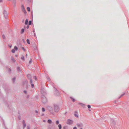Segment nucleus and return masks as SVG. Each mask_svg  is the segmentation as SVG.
I'll return each mask as SVG.
<instances>
[{
  "label": "nucleus",
  "mask_w": 129,
  "mask_h": 129,
  "mask_svg": "<svg viewBox=\"0 0 129 129\" xmlns=\"http://www.w3.org/2000/svg\"><path fill=\"white\" fill-rule=\"evenodd\" d=\"M47 122L49 124H51L52 123V121L50 119H49L48 120Z\"/></svg>",
  "instance_id": "9d476101"
},
{
  "label": "nucleus",
  "mask_w": 129,
  "mask_h": 129,
  "mask_svg": "<svg viewBox=\"0 0 129 129\" xmlns=\"http://www.w3.org/2000/svg\"><path fill=\"white\" fill-rule=\"evenodd\" d=\"M27 9L28 11H30V9L29 7H27Z\"/></svg>",
  "instance_id": "6ab92c4d"
},
{
  "label": "nucleus",
  "mask_w": 129,
  "mask_h": 129,
  "mask_svg": "<svg viewBox=\"0 0 129 129\" xmlns=\"http://www.w3.org/2000/svg\"><path fill=\"white\" fill-rule=\"evenodd\" d=\"M33 32L34 33H35V30L34 29L33 30Z\"/></svg>",
  "instance_id": "79ce46f5"
},
{
  "label": "nucleus",
  "mask_w": 129,
  "mask_h": 129,
  "mask_svg": "<svg viewBox=\"0 0 129 129\" xmlns=\"http://www.w3.org/2000/svg\"><path fill=\"white\" fill-rule=\"evenodd\" d=\"M58 127L59 129H61V125L60 124H59L58 125Z\"/></svg>",
  "instance_id": "2eb2a0df"
},
{
  "label": "nucleus",
  "mask_w": 129,
  "mask_h": 129,
  "mask_svg": "<svg viewBox=\"0 0 129 129\" xmlns=\"http://www.w3.org/2000/svg\"><path fill=\"white\" fill-rule=\"evenodd\" d=\"M53 108L50 106L48 107V109L50 114L54 115L55 113H58L60 110V108L59 105L56 104H54L53 105Z\"/></svg>",
  "instance_id": "f257e3e1"
},
{
  "label": "nucleus",
  "mask_w": 129,
  "mask_h": 129,
  "mask_svg": "<svg viewBox=\"0 0 129 129\" xmlns=\"http://www.w3.org/2000/svg\"><path fill=\"white\" fill-rule=\"evenodd\" d=\"M15 56H16V57H17L18 55H15Z\"/></svg>",
  "instance_id": "4d7b16f0"
},
{
  "label": "nucleus",
  "mask_w": 129,
  "mask_h": 129,
  "mask_svg": "<svg viewBox=\"0 0 129 129\" xmlns=\"http://www.w3.org/2000/svg\"><path fill=\"white\" fill-rule=\"evenodd\" d=\"M27 77L28 79L30 80V83H32L33 82V81L31 79V75L29 74H28L27 75Z\"/></svg>",
  "instance_id": "39448f33"
},
{
  "label": "nucleus",
  "mask_w": 129,
  "mask_h": 129,
  "mask_svg": "<svg viewBox=\"0 0 129 129\" xmlns=\"http://www.w3.org/2000/svg\"><path fill=\"white\" fill-rule=\"evenodd\" d=\"M34 129H37V127H35Z\"/></svg>",
  "instance_id": "6e6d98bb"
},
{
  "label": "nucleus",
  "mask_w": 129,
  "mask_h": 129,
  "mask_svg": "<svg viewBox=\"0 0 129 129\" xmlns=\"http://www.w3.org/2000/svg\"><path fill=\"white\" fill-rule=\"evenodd\" d=\"M4 14L5 18H7V16L8 15V14L7 12L5 11H4Z\"/></svg>",
  "instance_id": "423d86ee"
},
{
  "label": "nucleus",
  "mask_w": 129,
  "mask_h": 129,
  "mask_svg": "<svg viewBox=\"0 0 129 129\" xmlns=\"http://www.w3.org/2000/svg\"><path fill=\"white\" fill-rule=\"evenodd\" d=\"M31 21H29V25H30L31 24Z\"/></svg>",
  "instance_id": "2f4dec72"
},
{
  "label": "nucleus",
  "mask_w": 129,
  "mask_h": 129,
  "mask_svg": "<svg viewBox=\"0 0 129 129\" xmlns=\"http://www.w3.org/2000/svg\"><path fill=\"white\" fill-rule=\"evenodd\" d=\"M47 79L48 80H50V79L49 78H47Z\"/></svg>",
  "instance_id": "a18cd8bd"
},
{
  "label": "nucleus",
  "mask_w": 129,
  "mask_h": 129,
  "mask_svg": "<svg viewBox=\"0 0 129 129\" xmlns=\"http://www.w3.org/2000/svg\"><path fill=\"white\" fill-rule=\"evenodd\" d=\"M41 92L42 94V95H44L46 94V91L43 88L41 89Z\"/></svg>",
  "instance_id": "7ed1b4c3"
},
{
  "label": "nucleus",
  "mask_w": 129,
  "mask_h": 129,
  "mask_svg": "<svg viewBox=\"0 0 129 129\" xmlns=\"http://www.w3.org/2000/svg\"><path fill=\"white\" fill-rule=\"evenodd\" d=\"M21 59L22 60H24V56H22L21 57Z\"/></svg>",
  "instance_id": "dca6fc26"
},
{
  "label": "nucleus",
  "mask_w": 129,
  "mask_h": 129,
  "mask_svg": "<svg viewBox=\"0 0 129 129\" xmlns=\"http://www.w3.org/2000/svg\"><path fill=\"white\" fill-rule=\"evenodd\" d=\"M34 78L36 80H37V78L36 76H35L34 77Z\"/></svg>",
  "instance_id": "393cba45"
},
{
  "label": "nucleus",
  "mask_w": 129,
  "mask_h": 129,
  "mask_svg": "<svg viewBox=\"0 0 129 129\" xmlns=\"http://www.w3.org/2000/svg\"><path fill=\"white\" fill-rule=\"evenodd\" d=\"M36 48H37V47H36V48H35V49H36Z\"/></svg>",
  "instance_id": "e2e57ef3"
},
{
  "label": "nucleus",
  "mask_w": 129,
  "mask_h": 129,
  "mask_svg": "<svg viewBox=\"0 0 129 129\" xmlns=\"http://www.w3.org/2000/svg\"><path fill=\"white\" fill-rule=\"evenodd\" d=\"M87 107H88V108H89H89H91V106H90V105H87Z\"/></svg>",
  "instance_id": "473e14b6"
},
{
  "label": "nucleus",
  "mask_w": 129,
  "mask_h": 129,
  "mask_svg": "<svg viewBox=\"0 0 129 129\" xmlns=\"http://www.w3.org/2000/svg\"><path fill=\"white\" fill-rule=\"evenodd\" d=\"M75 114H74L75 116L77 118L78 117V112L77 111H76L75 112Z\"/></svg>",
  "instance_id": "1a4fd4ad"
},
{
  "label": "nucleus",
  "mask_w": 129,
  "mask_h": 129,
  "mask_svg": "<svg viewBox=\"0 0 129 129\" xmlns=\"http://www.w3.org/2000/svg\"><path fill=\"white\" fill-rule=\"evenodd\" d=\"M24 92L25 93H27V92L26 91H24Z\"/></svg>",
  "instance_id": "49530a36"
},
{
  "label": "nucleus",
  "mask_w": 129,
  "mask_h": 129,
  "mask_svg": "<svg viewBox=\"0 0 129 129\" xmlns=\"http://www.w3.org/2000/svg\"><path fill=\"white\" fill-rule=\"evenodd\" d=\"M22 9L23 11L24 12V13H26V11L25 10L24 6L22 5L21 6Z\"/></svg>",
  "instance_id": "6e6552de"
},
{
  "label": "nucleus",
  "mask_w": 129,
  "mask_h": 129,
  "mask_svg": "<svg viewBox=\"0 0 129 129\" xmlns=\"http://www.w3.org/2000/svg\"><path fill=\"white\" fill-rule=\"evenodd\" d=\"M2 37L4 39H5V36L4 35H2Z\"/></svg>",
  "instance_id": "7c9ffc66"
},
{
  "label": "nucleus",
  "mask_w": 129,
  "mask_h": 129,
  "mask_svg": "<svg viewBox=\"0 0 129 129\" xmlns=\"http://www.w3.org/2000/svg\"><path fill=\"white\" fill-rule=\"evenodd\" d=\"M67 112H66L65 113H64V115H66V114L67 113Z\"/></svg>",
  "instance_id": "603ef678"
},
{
  "label": "nucleus",
  "mask_w": 129,
  "mask_h": 129,
  "mask_svg": "<svg viewBox=\"0 0 129 129\" xmlns=\"http://www.w3.org/2000/svg\"><path fill=\"white\" fill-rule=\"evenodd\" d=\"M89 110V111H90V110Z\"/></svg>",
  "instance_id": "0e129e2a"
},
{
  "label": "nucleus",
  "mask_w": 129,
  "mask_h": 129,
  "mask_svg": "<svg viewBox=\"0 0 129 129\" xmlns=\"http://www.w3.org/2000/svg\"><path fill=\"white\" fill-rule=\"evenodd\" d=\"M73 129H77V128L76 126H75L73 127Z\"/></svg>",
  "instance_id": "58836bf2"
},
{
  "label": "nucleus",
  "mask_w": 129,
  "mask_h": 129,
  "mask_svg": "<svg viewBox=\"0 0 129 129\" xmlns=\"http://www.w3.org/2000/svg\"><path fill=\"white\" fill-rule=\"evenodd\" d=\"M73 122V121L72 120L69 119L68 120L67 122V124L70 125L72 124Z\"/></svg>",
  "instance_id": "20e7f679"
},
{
  "label": "nucleus",
  "mask_w": 129,
  "mask_h": 129,
  "mask_svg": "<svg viewBox=\"0 0 129 129\" xmlns=\"http://www.w3.org/2000/svg\"><path fill=\"white\" fill-rule=\"evenodd\" d=\"M11 46H10V48H11Z\"/></svg>",
  "instance_id": "052dcab7"
},
{
  "label": "nucleus",
  "mask_w": 129,
  "mask_h": 129,
  "mask_svg": "<svg viewBox=\"0 0 129 129\" xmlns=\"http://www.w3.org/2000/svg\"><path fill=\"white\" fill-rule=\"evenodd\" d=\"M34 36L36 37V35L35 33H34Z\"/></svg>",
  "instance_id": "c03bdc74"
},
{
  "label": "nucleus",
  "mask_w": 129,
  "mask_h": 129,
  "mask_svg": "<svg viewBox=\"0 0 129 129\" xmlns=\"http://www.w3.org/2000/svg\"><path fill=\"white\" fill-rule=\"evenodd\" d=\"M27 129H29L30 128V126H27Z\"/></svg>",
  "instance_id": "e433bc0d"
},
{
  "label": "nucleus",
  "mask_w": 129,
  "mask_h": 129,
  "mask_svg": "<svg viewBox=\"0 0 129 129\" xmlns=\"http://www.w3.org/2000/svg\"><path fill=\"white\" fill-rule=\"evenodd\" d=\"M14 49L16 51H17L18 49V48L16 46H15L14 47Z\"/></svg>",
  "instance_id": "ddd939ff"
},
{
  "label": "nucleus",
  "mask_w": 129,
  "mask_h": 129,
  "mask_svg": "<svg viewBox=\"0 0 129 129\" xmlns=\"http://www.w3.org/2000/svg\"><path fill=\"white\" fill-rule=\"evenodd\" d=\"M31 62V59L29 61V63L30 64Z\"/></svg>",
  "instance_id": "ea45409f"
},
{
  "label": "nucleus",
  "mask_w": 129,
  "mask_h": 129,
  "mask_svg": "<svg viewBox=\"0 0 129 129\" xmlns=\"http://www.w3.org/2000/svg\"><path fill=\"white\" fill-rule=\"evenodd\" d=\"M31 83V86L33 88L34 87V84H33L32 83Z\"/></svg>",
  "instance_id": "c85d7f7f"
},
{
  "label": "nucleus",
  "mask_w": 129,
  "mask_h": 129,
  "mask_svg": "<svg viewBox=\"0 0 129 129\" xmlns=\"http://www.w3.org/2000/svg\"><path fill=\"white\" fill-rule=\"evenodd\" d=\"M26 28L27 29H28L29 28V26L27 25L26 26Z\"/></svg>",
  "instance_id": "4c0bfd02"
},
{
  "label": "nucleus",
  "mask_w": 129,
  "mask_h": 129,
  "mask_svg": "<svg viewBox=\"0 0 129 129\" xmlns=\"http://www.w3.org/2000/svg\"><path fill=\"white\" fill-rule=\"evenodd\" d=\"M26 41L27 42V43L28 44H30V41L28 39H27L26 40Z\"/></svg>",
  "instance_id": "4468645a"
},
{
  "label": "nucleus",
  "mask_w": 129,
  "mask_h": 129,
  "mask_svg": "<svg viewBox=\"0 0 129 129\" xmlns=\"http://www.w3.org/2000/svg\"><path fill=\"white\" fill-rule=\"evenodd\" d=\"M22 49L24 51H25V49H24V48L23 47H22Z\"/></svg>",
  "instance_id": "72a5a7b5"
},
{
  "label": "nucleus",
  "mask_w": 129,
  "mask_h": 129,
  "mask_svg": "<svg viewBox=\"0 0 129 129\" xmlns=\"http://www.w3.org/2000/svg\"><path fill=\"white\" fill-rule=\"evenodd\" d=\"M80 129H83L82 128H80Z\"/></svg>",
  "instance_id": "bf43d9fd"
},
{
  "label": "nucleus",
  "mask_w": 129,
  "mask_h": 129,
  "mask_svg": "<svg viewBox=\"0 0 129 129\" xmlns=\"http://www.w3.org/2000/svg\"><path fill=\"white\" fill-rule=\"evenodd\" d=\"M77 125L78 127H81L83 126V124L81 123H77Z\"/></svg>",
  "instance_id": "0eeeda50"
},
{
  "label": "nucleus",
  "mask_w": 129,
  "mask_h": 129,
  "mask_svg": "<svg viewBox=\"0 0 129 129\" xmlns=\"http://www.w3.org/2000/svg\"><path fill=\"white\" fill-rule=\"evenodd\" d=\"M79 104L81 105L82 107H84L85 105L84 104L81 103H79Z\"/></svg>",
  "instance_id": "9b49d317"
},
{
  "label": "nucleus",
  "mask_w": 129,
  "mask_h": 129,
  "mask_svg": "<svg viewBox=\"0 0 129 129\" xmlns=\"http://www.w3.org/2000/svg\"><path fill=\"white\" fill-rule=\"evenodd\" d=\"M23 128H24L26 126V124L25 123L23 124Z\"/></svg>",
  "instance_id": "cd10ccee"
},
{
  "label": "nucleus",
  "mask_w": 129,
  "mask_h": 129,
  "mask_svg": "<svg viewBox=\"0 0 129 129\" xmlns=\"http://www.w3.org/2000/svg\"><path fill=\"white\" fill-rule=\"evenodd\" d=\"M113 120H113V119H111V121L112 122H113Z\"/></svg>",
  "instance_id": "a19ab883"
},
{
  "label": "nucleus",
  "mask_w": 129,
  "mask_h": 129,
  "mask_svg": "<svg viewBox=\"0 0 129 129\" xmlns=\"http://www.w3.org/2000/svg\"><path fill=\"white\" fill-rule=\"evenodd\" d=\"M16 79V78L15 77H14L12 79V81L13 83H14L15 82V81Z\"/></svg>",
  "instance_id": "f3484780"
},
{
  "label": "nucleus",
  "mask_w": 129,
  "mask_h": 129,
  "mask_svg": "<svg viewBox=\"0 0 129 129\" xmlns=\"http://www.w3.org/2000/svg\"><path fill=\"white\" fill-rule=\"evenodd\" d=\"M67 127V126H64L63 127V129H66V128Z\"/></svg>",
  "instance_id": "f704fd0d"
},
{
  "label": "nucleus",
  "mask_w": 129,
  "mask_h": 129,
  "mask_svg": "<svg viewBox=\"0 0 129 129\" xmlns=\"http://www.w3.org/2000/svg\"><path fill=\"white\" fill-rule=\"evenodd\" d=\"M70 98H71V99H72V101L73 102H74L75 101V99H74L72 98L71 97H70Z\"/></svg>",
  "instance_id": "c756f323"
},
{
  "label": "nucleus",
  "mask_w": 129,
  "mask_h": 129,
  "mask_svg": "<svg viewBox=\"0 0 129 129\" xmlns=\"http://www.w3.org/2000/svg\"><path fill=\"white\" fill-rule=\"evenodd\" d=\"M12 60L14 62H15L16 61L15 59L13 57H12Z\"/></svg>",
  "instance_id": "412c9836"
},
{
  "label": "nucleus",
  "mask_w": 129,
  "mask_h": 129,
  "mask_svg": "<svg viewBox=\"0 0 129 129\" xmlns=\"http://www.w3.org/2000/svg\"><path fill=\"white\" fill-rule=\"evenodd\" d=\"M24 31V29H21V33L22 34L23 33Z\"/></svg>",
  "instance_id": "aec40b11"
},
{
  "label": "nucleus",
  "mask_w": 129,
  "mask_h": 129,
  "mask_svg": "<svg viewBox=\"0 0 129 129\" xmlns=\"http://www.w3.org/2000/svg\"><path fill=\"white\" fill-rule=\"evenodd\" d=\"M125 94L124 93H123L122 94L119 98V99H120V98L121 97L123 96Z\"/></svg>",
  "instance_id": "a211bd4d"
},
{
  "label": "nucleus",
  "mask_w": 129,
  "mask_h": 129,
  "mask_svg": "<svg viewBox=\"0 0 129 129\" xmlns=\"http://www.w3.org/2000/svg\"><path fill=\"white\" fill-rule=\"evenodd\" d=\"M23 40V41H24V39H23V40Z\"/></svg>",
  "instance_id": "680f3d73"
},
{
  "label": "nucleus",
  "mask_w": 129,
  "mask_h": 129,
  "mask_svg": "<svg viewBox=\"0 0 129 129\" xmlns=\"http://www.w3.org/2000/svg\"><path fill=\"white\" fill-rule=\"evenodd\" d=\"M2 2V0H0V3Z\"/></svg>",
  "instance_id": "3c124183"
},
{
  "label": "nucleus",
  "mask_w": 129,
  "mask_h": 129,
  "mask_svg": "<svg viewBox=\"0 0 129 129\" xmlns=\"http://www.w3.org/2000/svg\"><path fill=\"white\" fill-rule=\"evenodd\" d=\"M25 121L24 120H23V124H24V123H25Z\"/></svg>",
  "instance_id": "37998d69"
},
{
  "label": "nucleus",
  "mask_w": 129,
  "mask_h": 129,
  "mask_svg": "<svg viewBox=\"0 0 129 129\" xmlns=\"http://www.w3.org/2000/svg\"><path fill=\"white\" fill-rule=\"evenodd\" d=\"M36 112L37 113H38V112L37 111H36Z\"/></svg>",
  "instance_id": "09e8293b"
},
{
  "label": "nucleus",
  "mask_w": 129,
  "mask_h": 129,
  "mask_svg": "<svg viewBox=\"0 0 129 129\" xmlns=\"http://www.w3.org/2000/svg\"><path fill=\"white\" fill-rule=\"evenodd\" d=\"M12 52L13 53H14L15 52V50L14 49H12Z\"/></svg>",
  "instance_id": "b1692460"
},
{
  "label": "nucleus",
  "mask_w": 129,
  "mask_h": 129,
  "mask_svg": "<svg viewBox=\"0 0 129 129\" xmlns=\"http://www.w3.org/2000/svg\"><path fill=\"white\" fill-rule=\"evenodd\" d=\"M12 2L14 4H15L16 2V0H12Z\"/></svg>",
  "instance_id": "a878e982"
},
{
  "label": "nucleus",
  "mask_w": 129,
  "mask_h": 129,
  "mask_svg": "<svg viewBox=\"0 0 129 129\" xmlns=\"http://www.w3.org/2000/svg\"><path fill=\"white\" fill-rule=\"evenodd\" d=\"M31 0H27V1L28 3H30L31 2Z\"/></svg>",
  "instance_id": "c9c22d12"
},
{
  "label": "nucleus",
  "mask_w": 129,
  "mask_h": 129,
  "mask_svg": "<svg viewBox=\"0 0 129 129\" xmlns=\"http://www.w3.org/2000/svg\"><path fill=\"white\" fill-rule=\"evenodd\" d=\"M17 69L18 71H20V68L19 67H17Z\"/></svg>",
  "instance_id": "4be33fe9"
},
{
  "label": "nucleus",
  "mask_w": 129,
  "mask_h": 129,
  "mask_svg": "<svg viewBox=\"0 0 129 129\" xmlns=\"http://www.w3.org/2000/svg\"><path fill=\"white\" fill-rule=\"evenodd\" d=\"M42 101L43 103L45 104L47 102V100L45 95H42L41 97Z\"/></svg>",
  "instance_id": "f03ea898"
},
{
  "label": "nucleus",
  "mask_w": 129,
  "mask_h": 129,
  "mask_svg": "<svg viewBox=\"0 0 129 129\" xmlns=\"http://www.w3.org/2000/svg\"><path fill=\"white\" fill-rule=\"evenodd\" d=\"M43 121L44 122H45V120H43Z\"/></svg>",
  "instance_id": "13d9d810"
},
{
  "label": "nucleus",
  "mask_w": 129,
  "mask_h": 129,
  "mask_svg": "<svg viewBox=\"0 0 129 129\" xmlns=\"http://www.w3.org/2000/svg\"><path fill=\"white\" fill-rule=\"evenodd\" d=\"M59 123V121L58 120H57L56 122V123L57 125Z\"/></svg>",
  "instance_id": "5701e85b"
},
{
  "label": "nucleus",
  "mask_w": 129,
  "mask_h": 129,
  "mask_svg": "<svg viewBox=\"0 0 129 129\" xmlns=\"http://www.w3.org/2000/svg\"><path fill=\"white\" fill-rule=\"evenodd\" d=\"M25 82L26 83H27V80H26L25 81Z\"/></svg>",
  "instance_id": "de8ad7c7"
},
{
  "label": "nucleus",
  "mask_w": 129,
  "mask_h": 129,
  "mask_svg": "<svg viewBox=\"0 0 129 129\" xmlns=\"http://www.w3.org/2000/svg\"><path fill=\"white\" fill-rule=\"evenodd\" d=\"M28 20L27 19L25 20V25H27L28 23Z\"/></svg>",
  "instance_id": "f8f14e48"
},
{
  "label": "nucleus",
  "mask_w": 129,
  "mask_h": 129,
  "mask_svg": "<svg viewBox=\"0 0 129 129\" xmlns=\"http://www.w3.org/2000/svg\"><path fill=\"white\" fill-rule=\"evenodd\" d=\"M54 88H55V91L57 90L56 89L55 87H54Z\"/></svg>",
  "instance_id": "8fccbe9b"
},
{
  "label": "nucleus",
  "mask_w": 129,
  "mask_h": 129,
  "mask_svg": "<svg viewBox=\"0 0 129 129\" xmlns=\"http://www.w3.org/2000/svg\"><path fill=\"white\" fill-rule=\"evenodd\" d=\"M9 70L10 71H11V69H10L9 68Z\"/></svg>",
  "instance_id": "5fc2aeb1"
},
{
  "label": "nucleus",
  "mask_w": 129,
  "mask_h": 129,
  "mask_svg": "<svg viewBox=\"0 0 129 129\" xmlns=\"http://www.w3.org/2000/svg\"><path fill=\"white\" fill-rule=\"evenodd\" d=\"M42 111L43 112H45V109L44 108H42Z\"/></svg>",
  "instance_id": "bb28decb"
},
{
  "label": "nucleus",
  "mask_w": 129,
  "mask_h": 129,
  "mask_svg": "<svg viewBox=\"0 0 129 129\" xmlns=\"http://www.w3.org/2000/svg\"><path fill=\"white\" fill-rule=\"evenodd\" d=\"M26 57H27V54H26Z\"/></svg>",
  "instance_id": "864d4df0"
}]
</instances>
